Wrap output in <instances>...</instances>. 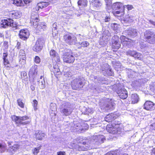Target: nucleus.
Masks as SVG:
<instances>
[{"instance_id": "1", "label": "nucleus", "mask_w": 155, "mask_h": 155, "mask_svg": "<svg viewBox=\"0 0 155 155\" xmlns=\"http://www.w3.org/2000/svg\"><path fill=\"white\" fill-rule=\"evenodd\" d=\"M82 138L81 137H78L75 139L74 143H71L70 145L72 148L75 149L78 151L87 150L90 148V144L99 145L104 142L105 140V137L103 135L93 136L91 137L90 141L86 140L82 142V145L79 146L76 144L74 142L77 141L78 143H81Z\"/></svg>"}, {"instance_id": "2", "label": "nucleus", "mask_w": 155, "mask_h": 155, "mask_svg": "<svg viewBox=\"0 0 155 155\" xmlns=\"http://www.w3.org/2000/svg\"><path fill=\"white\" fill-rule=\"evenodd\" d=\"M60 111L63 116H67L72 113L73 109V106L70 103L65 101L63 102L60 105Z\"/></svg>"}, {"instance_id": "3", "label": "nucleus", "mask_w": 155, "mask_h": 155, "mask_svg": "<svg viewBox=\"0 0 155 155\" xmlns=\"http://www.w3.org/2000/svg\"><path fill=\"white\" fill-rule=\"evenodd\" d=\"M121 125L119 122L116 121H114L111 125H107L106 129L107 131L113 134H120L121 129L120 127Z\"/></svg>"}, {"instance_id": "4", "label": "nucleus", "mask_w": 155, "mask_h": 155, "mask_svg": "<svg viewBox=\"0 0 155 155\" xmlns=\"http://www.w3.org/2000/svg\"><path fill=\"white\" fill-rule=\"evenodd\" d=\"M101 16L99 21L102 27L103 28L109 26V23L112 18L109 13L104 12H100Z\"/></svg>"}, {"instance_id": "5", "label": "nucleus", "mask_w": 155, "mask_h": 155, "mask_svg": "<svg viewBox=\"0 0 155 155\" xmlns=\"http://www.w3.org/2000/svg\"><path fill=\"white\" fill-rule=\"evenodd\" d=\"M144 38L149 43L155 44V32L152 30H147L144 33Z\"/></svg>"}, {"instance_id": "6", "label": "nucleus", "mask_w": 155, "mask_h": 155, "mask_svg": "<svg viewBox=\"0 0 155 155\" xmlns=\"http://www.w3.org/2000/svg\"><path fill=\"white\" fill-rule=\"evenodd\" d=\"M115 88V91L118 94L120 97L123 99H126L128 96L127 91L124 88L123 86L121 84H118L114 86Z\"/></svg>"}, {"instance_id": "7", "label": "nucleus", "mask_w": 155, "mask_h": 155, "mask_svg": "<svg viewBox=\"0 0 155 155\" xmlns=\"http://www.w3.org/2000/svg\"><path fill=\"white\" fill-rule=\"evenodd\" d=\"M11 118L12 120L18 126L21 125L26 124H28V121H25V120L28 119V117L26 116L21 117L12 115L11 116Z\"/></svg>"}, {"instance_id": "8", "label": "nucleus", "mask_w": 155, "mask_h": 155, "mask_svg": "<svg viewBox=\"0 0 155 155\" xmlns=\"http://www.w3.org/2000/svg\"><path fill=\"white\" fill-rule=\"evenodd\" d=\"M100 71L104 76H113V72L110 68V66L107 63L101 65L100 67Z\"/></svg>"}, {"instance_id": "9", "label": "nucleus", "mask_w": 155, "mask_h": 155, "mask_svg": "<svg viewBox=\"0 0 155 155\" xmlns=\"http://www.w3.org/2000/svg\"><path fill=\"white\" fill-rule=\"evenodd\" d=\"M0 24L1 27L3 28H6L9 26L15 28L17 27L16 23L11 18L2 20L1 21Z\"/></svg>"}, {"instance_id": "10", "label": "nucleus", "mask_w": 155, "mask_h": 155, "mask_svg": "<svg viewBox=\"0 0 155 155\" xmlns=\"http://www.w3.org/2000/svg\"><path fill=\"white\" fill-rule=\"evenodd\" d=\"M84 79L82 77H79L74 79L71 82V86L72 88L76 90L78 88H81L84 85L83 82Z\"/></svg>"}, {"instance_id": "11", "label": "nucleus", "mask_w": 155, "mask_h": 155, "mask_svg": "<svg viewBox=\"0 0 155 155\" xmlns=\"http://www.w3.org/2000/svg\"><path fill=\"white\" fill-rule=\"evenodd\" d=\"M64 39L65 42L70 45H76L77 39L76 36L71 34H66L64 36Z\"/></svg>"}, {"instance_id": "12", "label": "nucleus", "mask_w": 155, "mask_h": 155, "mask_svg": "<svg viewBox=\"0 0 155 155\" xmlns=\"http://www.w3.org/2000/svg\"><path fill=\"white\" fill-rule=\"evenodd\" d=\"M37 66L34 65L31 68L29 72V81L33 82L35 81L37 77Z\"/></svg>"}, {"instance_id": "13", "label": "nucleus", "mask_w": 155, "mask_h": 155, "mask_svg": "<svg viewBox=\"0 0 155 155\" xmlns=\"http://www.w3.org/2000/svg\"><path fill=\"white\" fill-rule=\"evenodd\" d=\"M120 39L123 47L126 48H130L132 47V41L131 39L124 35H122L120 37Z\"/></svg>"}, {"instance_id": "14", "label": "nucleus", "mask_w": 155, "mask_h": 155, "mask_svg": "<svg viewBox=\"0 0 155 155\" xmlns=\"http://www.w3.org/2000/svg\"><path fill=\"white\" fill-rule=\"evenodd\" d=\"M44 43V41L43 39H38L35 45L33 47V51L36 52H38L41 51L43 48Z\"/></svg>"}, {"instance_id": "15", "label": "nucleus", "mask_w": 155, "mask_h": 155, "mask_svg": "<svg viewBox=\"0 0 155 155\" xmlns=\"http://www.w3.org/2000/svg\"><path fill=\"white\" fill-rule=\"evenodd\" d=\"M115 104L111 99H107L106 103L103 106L102 108L105 110H112L114 109Z\"/></svg>"}, {"instance_id": "16", "label": "nucleus", "mask_w": 155, "mask_h": 155, "mask_svg": "<svg viewBox=\"0 0 155 155\" xmlns=\"http://www.w3.org/2000/svg\"><path fill=\"white\" fill-rule=\"evenodd\" d=\"M137 30L133 28H129L128 29L125 30L123 33L126 36L131 38H134L137 35Z\"/></svg>"}, {"instance_id": "17", "label": "nucleus", "mask_w": 155, "mask_h": 155, "mask_svg": "<svg viewBox=\"0 0 155 155\" xmlns=\"http://www.w3.org/2000/svg\"><path fill=\"white\" fill-rule=\"evenodd\" d=\"M126 54L127 55L134 57L135 59L139 60H141L142 59L141 54L134 50H128L126 51Z\"/></svg>"}, {"instance_id": "18", "label": "nucleus", "mask_w": 155, "mask_h": 155, "mask_svg": "<svg viewBox=\"0 0 155 155\" xmlns=\"http://www.w3.org/2000/svg\"><path fill=\"white\" fill-rule=\"evenodd\" d=\"M50 56L52 60L56 62L60 61V58L58 54L53 49H51L49 52Z\"/></svg>"}, {"instance_id": "19", "label": "nucleus", "mask_w": 155, "mask_h": 155, "mask_svg": "<svg viewBox=\"0 0 155 155\" xmlns=\"http://www.w3.org/2000/svg\"><path fill=\"white\" fill-rule=\"evenodd\" d=\"M29 35V32L27 29H21L19 33L20 38L24 40H26L28 38Z\"/></svg>"}, {"instance_id": "20", "label": "nucleus", "mask_w": 155, "mask_h": 155, "mask_svg": "<svg viewBox=\"0 0 155 155\" xmlns=\"http://www.w3.org/2000/svg\"><path fill=\"white\" fill-rule=\"evenodd\" d=\"M143 106L144 108L147 110L151 111L155 108V104L153 102L150 101H146Z\"/></svg>"}, {"instance_id": "21", "label": "nucleus", "mask_w": 155, "mask_h": 155, "mask_svg": "<svg viewBox=\"0 0 155 155\" xmlns=\"http://www.w3.org/2000/svg\"><path fill=\"white\" fill-rule=\"evenodd\" d=\"M63 59L64 62L68 63L73 62L74 60V58L72 54L68 53L64 55Z\"/></svg>"}, {"instance_id": "22", "label": "nucleus", "mask_w": 155, "mask_h": 155, "mask_svg": "<svg viewBox=\"0 0 155 155\" xmlns=\"http://www.w3.org/2000/svg\"><path fill=\"white\" fill-rule=\"evenodd\" d=\"M33 14L32 13L31 14V21L30 23L31 25L33 26V27L35 28V27L38 24V22L39 21V19L38 18V16L36 14V17H34L33 15Z\"/></svg>"}, {"instance_id": "23", "label": "nucleus", "mask_w": 155, "mask_h": 155, "mask_svg": "<svg viewBox=\"0 0 155 155\" xmlns=\"http://www.w3.org/2000/svg\"><path fill=\"white\" fill-rule=\"evenodd\" d=\"M46 28V26L45 22L41 23L40 24H38L35 27V28L36 29L37 32L43 31L45 30Z\"/></svg>"}, {"instance_id": "24", "label": "nucleus", "mask_w": 155, "mask_h": 155, "mask_svg": "<svg viewBox=\"0 0 155 155\" xmlns=\"http://www.w3.org/2000/svg\"><path fill=\"white\" fill-rule=\"evenodd\" d=\"M36 138L39 140H42L45 137V134L41 130H38L35 132V134Z\"/></svg>"}, {"instance_id": "25", "label": "nucleus", "mask_w": 155, "mask_h": 155, "mask_svg": "<svg viewBox=\"0 0 155 155\" xmlns=\"http://www.w3.org/2000/svg\"><path fill=\"white\" fill-rule=\"evenodd\" d=\"M20 146L18 144L16 143L13 145L9 147L7 150L8 152L14 153L19 148Z\"/></svg>"}, {"instance_id": "26", "label": "nucleus", "mask_w": 155, "mask_h": 155, "mask_svg": "<svg viewBox=\"0 0 155 155\" xmlns=\"http://www.w3.org/2000/svg\"><path fill=\"white\" fill-rule=\"evenodd\" d=\"M117 117L116 115L113 113H111L107 115L105 118V120L108 122L112 121L115 119Z\"/></svg>"}, {"instance_id": "27", "label": "nucleus", "mask_w": 155, "mask_h": 155, "mask_svg": "<svg viewBox=\"0 0 155 155\" xmlns=\"http://www.w3.org/2000/svg\"><path fill=\"white\" fill-rule=\"evenodd\" d=\"M89 45V43L87 41H84L81 42H78L76 44V46L78 48L87 47Z\"/></svg>"}, {"instance_id": "28", "label": "nucleus", "mask_w": 155, "mask_h": 155, "mask_svg": "<svg viewBox=\"0 0 155 155\" xmlns=\"http://www.w3.org/2000/svg\"><path fill=\"white\" fill-rule=\"evenodd\" d=\"M112 8L113 10L115 11L121 8H123V5L121 3L117 2L113 4Z\"/></svg>"}, {"instance_id": "29", "label": "nucleus", "mask_w": 155, "mask_h": 155, "mask_svg": "<svg viewBox=\"0 0 155 155\" xmlns=\"http://www.w3.org/2000/svg\"><path fill=\"white\" fill-rule=\"evenodd\" d=\"M120 152V150H118L111 151L108 152L104 155H128L127 153H124L122 154Z\"/></svg>"}, {"instance_id": "30", "label": "nucleus", "mask_w": 155, "mask_h": 155, "mask_svg": "<svg viewBox=\"0 0 155 155\" xmlns=\"http://www.w3.org/2000/svg\"><path fill=\"white\" fill-rule=\"evenodd\" d=\"M92 5L94 7L97 8L101 6L102 4L99 0H92L91 2Z\"/></svg>"}, {"instance_id": "31", "label": "nucleus", "mask_w": 155, "mask_h": 155, "mask_svg": "<svg viewBox=\"0 0 155 155\" xmlns=\"http://www.w3.org/2000/svg\"><path fill=\"white\" fill-rule=\"evenodd\" d=\"M121 46L120 42L118 41H115L112 43L113 48L115 50H117Z\"/></svg>"}, {"instance_id": "32", "label": "nucleus", "mask_w": 155, "mask_h": 155, "mask_svg": "<svg viewBox=\"0 0 155 155\" xmlns=\"http://www.w3.org/2000/svg\"><path fill=\"white\" fill-rule=\"evenodd\" d=\"M131 98V102L132 104L137 103L139 100L138 96L137 94H132Z\"/></svg>"}, {"instance_id": "33", "label": "nucleus", "mask_w": 155, "mask_h": 155, "mask_svg": "<svg viewBox=\"0 0 155 155\" xmlns=\"http://www.w3.org/2000/svg\"><path fill=\"white\" fill-rule=\"evenodd\" d=\"M110 34L108 30H106L104 31L102 34V39L103 41L108 40Z\"/></svg>"}, {"instance_id": "34", "label": "nucleus", "mask_w": 155, "mask_h": 155, "mask_svg": "<svg viewBox=\"0 0 155 155\" xmlns=\"http://www.w3.org/2000/svg\"><path fill=\"white\" fill-rule=\"evenodd\" d=\"M92 109L90 108H87L84 107L82 110V112L83 114H88L89 113H92Z\"/></svg>"}, {"instance_id": "35", "label": "nucleus", "mask_w": 155, "mask_h": 155, "mask_svg": "<svg viewBox=\"0 0 155 155\" xmlns=\"http://www.w3.org/2000/svg\"><path fill=\"white\" fill-rule=\"evenodd\" d=\"M13 4L17 6H21L24 5L22 0H14Z\"/></svg>"}, {"instance_id": "36", "label": "nucleus", "mask_w": 155, "mask_h": 155, "mask_svg": "<svg viewBox=\"0 0 155 155\" xmlns=\"http://www.w3.org/2000/svg\"><path fill=\"white\" fill-rule=\"evenodd\" d=\"M38 6L40 7V8H45L47 7L49 4L48 2H43L38 4Z\"/></svg>"}, {"instance_id": "37", "label": "nucleus", "mask_w": 155, "mask_h": 155, "mask_svg": "<svg viewBox=\"0 0 155 155\" xmlns=\"http://www.w3.org/2000/svg\"><path fill=\"white\" fill-rule=\"evenodd\" d=\"M26 57H21L19 56V63L20 64H21V66L24 65L26 63Z\"/></svg>"}, {"instance_id": "38", "label": "nucleus", "mask_w": 155, "mask_h": 155, "mask_svg": "<svg viewBox=\"0 0 155 155\" xmlns=\"http://www.w3.org/2000/svg\"><path fill=\"white\" fill-rule=\"evenodd\" d=\"M87 0H79L78 2V4L79 5L83 6H86L87 5Z\"/></svg>"}, {"instance_id": "39", "label": "nucleus", "mask_w": 155, "mask_h": 155, "mask_svg": "<svg viewBox=\"0 0 155 155\" xmlns=\"http://www.w3.org/2000/svg\"><path fill=\"white\" fill-rule=\"evenodd\" d=\"M0 140V151L1 152H4L6 149V146L4 143H1Z\"/></svg>"}, {"instance_id": "40", "label": "nucleus", "mask_w": 155, "mask_h": 155, "mask_svg": "<svg viewBox=\"0 0 155 155\" xmlns=\"http://www.w3.org/2000/svg\"><path fill=\"white\" fill-rule=\"evenodd\" d=\"M58 27L57 23L55 22L53 24L52 28L53 34V33H54L55 34L57 33Z\"/></svg>"}, {"instance_id": "41", "label": "nucleus", "mask_w": 155, "mask_h": 155, "mask_svg": "<svg viewBox=\"0 0 155 155\" xmlns=\"http://www.w3.org/2000/svg\"><path fill=\"white\" fill-rule=\"evenodd\" d=\"M21 15V14L18 12H15L14 13H12V17L14 18H20Z\"/></svg>"}, {"instance_id": "42", "label": "nucleus", "mask_w": 155, "mask_h": 155, "mask_svg": "<svg viewBox=\"0 0 155 155\" xmlns=\"http://www.w3.org/2000/svg\"><path fill=\"white\" fill-rule=\"evenodd\" d=\"M119 25L116 23H112L111 24L110 26L112 29L114 31H117V30L118 28Z\"/></svg>"}, {"instance_id": "43", "label": "nucleus", "mask_w": 155, "mask_h": 155, "mask_svg": "<svg viewBox=\"0 0 155 155\" xmlns=\"http://www.w3.org/2000/svg\"><path fill=\"white\" fill-rule=\"evenodd\" d=\"M53 72L54 74L57 73H60V70L58 65H55L53 66Z\"/></svg>"}, {"instance_id": "44", "label": "nucleus", "mask_w": 155, "mask_h": 155, "mask_svg": "<svg viewBox=\"0 0 155 155\" xmlns=\"http://www.w3.org/2000/svg\"><path fill=\"white\" fill-rule=\"evenodd\" d=\"M41 146L40 145L39 147L35 148L33 150V153L35 155H36L39 152V151L41 149Z\"/></svg>"}, {"instance_id": "45", "label": "nucleus", "mask_w": 155, "mask_h": 155, "mask_svg": "<svg viewBox=\"0 0 155 155\" xmlns=\"http://www.w3.org/2000/svg\"><path fill=\"white\" fill-rule=\"evenodd\" d=\"M38 84L39 87L40 89H44L45 87V81H41L38 82Z\"/></svg>"}, {"instance_id": "46", "label": "nucleus", "mask_w": 155, "mask_h": 155, "mask_svg": "<svg viewBox=\"0 0 155 155\" xmlns=\"http://www.w3.org/2000/svg\"><path fill=\"white\" fill-rule=\"evenodd\" d=\"M136 73L134 71H131L130 73L128 74V77L129 78H134L135 77Z\"/></svg>"}, {"instance_id": "47", "label": "nucleus", "mask_w": 155, "mask_h": 155, "mask_svg": "<svg viewBox=\"0 0 155 155\" xmlns=\"http://www.w3.org/2000/svg\"><path fill=\"white\" fill-rule=\"evenodd\" d=\"M106 3V5L107 8L109 9L111 7V4L112 3V0H104Z\"/></svg>"}, {"instance_id": "48", "label": "nucleus", "mask_w": 155, "mask_h": 155, "mask_svg": "<svg viewBox=\"0 0 155 155\" xmlns=\"http://www.w3.org/2000/svg\"><path fill=\"white\" fill-rule=\"evenodd\" d=\"M132 85L134 87H139L140 86V84L138 81H133L132 84Z\"/></svg>"}, {"instance_id": "49", "label": "nucleus", "mask_w": 155, "mask_h": 155, "mask_svg": "<svg viewBox=\"0 0 155 155\" xmlns=\"http://www.w3.org/2000/svg\"><path fill=\"white\" fill-rule=\"evenodd\" d=\"M17 102L18 104V105L20 106L21 108H23L24 107V104L22 102L21 100L19 99L17 100Z\"/></svg>"}, {"instance_id": "50", "label": "nucleus", "mask_w": 155, "mask_h": 155, "mask_svg": "<svg viewBox=\"0 0 155 155\" xmlns=\"http://www.w3.org/2000/svg\"><path fill=\"white\" fill-rule=\"evenodd\" d=\"M35 62L36 64H39L41 61L40 58L38 56H35L34 59Z\"/></svg>"}, {"instance_id": "51", "label": "nucleus", "mask_w": 155, "mask_h": 155, "mask_svg": "<svg viewBox=\"0 0 155 155\" xmlns=\"http://www.w3.org/2000/svg\"><path fill=\"white\" fill-rule=\"evenodd\" d=\"M21 78L23 79H25L27 78V73L25 71L21 72Z\"/></svg>"}, {"instance_id": "52", "label": "nucleus", "mask_w": 155, "mask_h": 155, "mask_svg": "<svg viewBox=\"0 0 155 155\" xmlns=\"http://www.w3.org/2000/svg\"><path fill=\"white\" fill-rule=\"evenodd\" d=\"M119 10L114 11V14H119L120 13H123L124 12V10L123 8H121L118 10Z\"/></svg>"}, {"instance_id": "53", "label": "nucleus", "mask_w": 155, "mask_h": 155, "mask_svg": "<svg viewBox=\"0 0 155 155\" xmlns=\"http://www.w3.org/2000/svg\"><path fill=\"white\" fill-rule=\"evenodd\" d=\"M19 56H21V57H25V52L23 50H21L20 51L19 53Z\"/></svg>"}, {"instance_id": "54", "label": "nucleus", "mask_w": 155, "mask_h": 155, "mask_svg": "<svg viewBox=\"0 0 155 155\" xmlns=\"http://www.w3.org/2000/svg\"><path fill=\"white\" fill-rule=\"evenodd\" d=\"M72 75V74L69 71L66 72L64 74L65 77H68L67 78H66V79H68V78H71Z\"/></svg>"}, {"instance_id": "55", "label": "nucleus", "mask_w": 155, "mask_h": 155, "mask_svg": "<svg viewBox=\"0 0 155 155\" xmlns=\"http://www.w3.org/2000/svg\"><path fill=\"white\" fill-rule=\"evenodd\" d=\"M123 6L124 10V9L125 8H126L128 10H131V9L133 8V6L131 5H123Z\"/></svg>"}, {"instance_id": "56", "label": "nucleus", "mask_w": 155, "mask_h": 155, "mask_svg": "<svg viewBox=\"0 0 155 155\" xmlns=\"http://www.w3.org/2000/svg\"><path fill=\"white\" fill-rule=\"evenodd\" d=\"M40 8V7L38 6V4H37V5L36 7L33 8L32 9V12H38V11L39 10V9Z\"/></svg>"}, {"instance_id": "57", "label": "nucleus", "mask_w": 155, "mask_h": 155, "mask_svg": "<svg viewBox=\"0 0 155 155\" xmlns=\"http://www.w3.org/2000/svg\"><path fill=\"white\" fill-rule=\"evenodd\" d=\"M38 102L36 100H34L33 101V106L35 109V110L37 109V106Z\"/></svg>"}, {"instance_id": "58", "label": "nucleus", "mask_w": 155, "mask_h": 155, "mask_svg": "<svg viewBox=\"0 0 155 155\" xmlns=\"http://www.w3.org/2000/svg\"><path fill=\"white\" fill-rule=\"evenodd\" d=\"M94 78L95 79H97V81H103L104 80V78H103L101 77H95Z\"/></svg>"}, {"instance_id": "59", "label": "nucleus", "mask_w": 155, "mask_h": 155, "mask_svg": "<svg viewBox=\"0 0 155 155\" xmlns=\"http://www.w3.org/2000/svg\"><path fill=\"white\" fill-rule=\"evenodd\" d=\"M3 63L4 65L5 66L8 67L9 66V62L8 60V59H7L6 60H3Z\"/></svg>"}, {"instance_id": "60", "label": "nucleus", "mask_w": 155, "mask_h": 155, "mask_svg": "<svg viewBox=\"0 0 155 155\" xmlns=\"http://www.w3.org/2000/svg\"><path fill=\"white\" fill-rule=\"evenodd\" d=\"M8 54L7 53H3V60H5L7 59H7V56H8Z\"/></svg>"}, {"instance_id": "61", "label": "nucleus", "mask_w": 155, "mask_h": 155, "mask_svg": "<svg viewBox=\"0 0 155 155\" xmlns=\"http://www.w3.org/2000/svg\"><path fill=\"white\" fill-rule=\"evenodd\" d=\"M57 155H66L65 152L64 151H60L58 152L57 153Z\"/></svg>"}, {"instance_id": "62", "label": "nucleus", "mask_w": 155, "mask_h": 155, "mask_svg": "<svg viewBox=\"0 0 155 155\" xmlns=\"http://www.w3.org/2000/svg\"><path fill=\"white\" fill-rule=\"evenodd\" d=\"M45 81L44 77L43 76H41L40 78L39 79L38 81V82H41V81Z\"/></svg>"}, {"instance_id": "63", "label": "nucleus", "mask_w": 155, "mask_h": 155, "mask_svg": "<svg viewBox=\"0 0 155 155\" xmlns=\"http://www.w3.org/2000/svg\"><path fill=\"white\" fill-rule=\"evenodd\" d=\"M150 126V128L151 130H155V123L153 124H151Z\"/></svg>"}, {"instance_id": "64", "label": "nucleus", "mask_w": 155, "mask_h": 155, "mask_svg": "<svg viewBox=\"0 0 155 155\" xmlns=\"http://www.w3.org/2000/svg\"><path fill=\"white\" fill-rule=\"evenodd\" d=\"M3 45L5 48L6 49L8 48V45L7 42L4 41L3 43Z\"/></svg>"}]
</instances>
